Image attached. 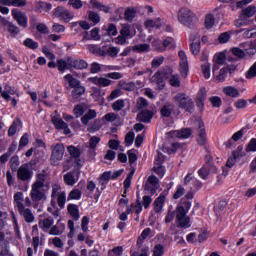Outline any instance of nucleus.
Returning <instances> with one entry per match:
<instances>
[{
    "label": "nucleus",
    "instance_id": "obj_1",
    "mask_svg": "<svg viewBox=\"0 0 256 256\" xmlns=\"http://www.w3.org/2000/svg\"><path fill=\"white\" fill-rule=\"evenodd\" d=\"M169 73H171V70H168V72L165 70L159 71L154 74L151 81L158 85V89H163V87H165V79H168L171 87H180L181 80L179 79V76L177 74Z\"/></svg>",
    "mask_w": 256,
    "mask_h": 256
},
{
    "label": "nucleus",
    "instance_id": "obj_2",
    "mask_svg": "<svg viewBox=\"0 0 256 256\" xmlns=\"http://www.w3.org/2000/svg\"><path fill=\"white\" fill-rule=\"evenodd\" d=\"M30 197L33 203L47 199L45 195V174H38L36 181L31 186Z\"/></svg>",
    "mask_w": 256,
    "mask_h": 256
},
{
    "label": "nucleus",
    "instance_id": "obj_3",
    "mask_svg": "<svg viewBox=\"0 0 256 256\" xmlns=\"http://www.w3.org/2000/svg\"><path fill=\"white\" fill-rule=\"evenodd\" d=\"M177 19L180 25L191 29L197 23V14L187 7L180 8L177 12Z\"/></svg>",
    "mask_w": 256,
    "mask_h": 256
},
{
    "label": "nucleus",
    "instance_id": "obj_4",
    "mask_svg": "<svg viewBox=\"0 0 256 256\" xmlns=\"http://www.w3.org/2000/svg\"><path fill=\"white\" fill-rule=\"evenodd\" d=\"M189 209H191V202L189 201L185 203V206L177 207L176 223L182 229H189L191 227V219L187 216Z\"/></svg>",
    "mask_w": 256,
    "mask_h": 256
},
{
    "label": "nucleus",
    "instance_id": "obj_5",
    "mask_svg": "<svg viewBox=\"0 0 256 256\" xmlns=\"http://www.w3.org/2000/svg\"><path fill=\"white\" fill-rule=\"evenodd\" d=\"M52 205H55V200L57 201L58 206L63 209L65 207V203H67V193L62 190L59 184H54L52 186Z\"/></svg>",
    "mask_w": 256,
    "mask_h": 256
},
{
    "label": "nucleus",
    "instance_id": "obj_6",
    "mask_svg": "<svg viewBox=\"0 0 256 256\" xmlns=\"http://www.w3.org/2000/svg\"><path fill=\"white\" fill-rule=\"evenodd\" d=\"M174 103L180 107V109H185V111H188V113H191L194 109L193 101L184 93L177 94L174 97Z\"/></svg>",
    "mask_w": 256,
    "mask_h": 256
},
{
    "label": "nucleus",
    "instance_id": "obj_7",
    "mask_svg": "<svg viewBox=\"0 0 256 256\" xmlns=\"http://www.w3.org/2000/svg\"><path fill=\"white\" fill-rule=\"evenodd\" d=\"M65 155V146L61 143L56 144L52 147V154H51V164L52 165H59L61 163L63 156Z\"/></svg>",
    "mask_w": 256,
    "mask_h": 256
},
{
    "label": "nucleus",
    "instance_id": "obj_8",
    "mask_svg": "<svg viewBox=\"0 0 256 256\" xmlns=\"http://www.w3.org/2000/svg\"><path fill=\"white\" fill-rule=\"evenodd\" d=\"M152 46L156 51H165V49H173V47H175V40L171 37H168L163 41L161 45V41L157 38H154L152 41Z\"/></svg>",
    "mask_w": 256,
    "mask_h": 256
},
{
    "label": "nucleus",
    "instance_id": "obj_9",
    "mask_svg": "<svg viewBox=\"0 0 256 256\" xmlns=\"http://www.w3.org/2000/svg\"><path fill=\"white\" fill-rule=\"evenodd\" d=\"M225 61H227V50L214 54L212 59V69H214V72L219 71L225 65Z\"/></svg>",
    "mask_w": 256,
    "mask_h": 256
},
{
    "label": "nucleus",
    "instance_id": "obj_10",
    "mask_svg": "<svg viewBox=\"0 0 256 256\" xmlns=\"http://www.w3.org/2000/svg\"><path fill=\"white\" fill-rule=\"evenodd\" d=\"M54 17H57L60 21L69 23V21L75 18V14L63 7H57L54 11Z\"/></svg>",
    "mask_w": 256,
    "mask_h": 256
},
{
    "label": "nucleus",
    "instance_id": "obj_11",
    "mask_svg": "<svg viewBox=\"0 0 256 256\" xmlns=\"http://www.w3.org/2000/svg\"><path fill=\"white\" fill-rule=\"evenodd\" d=\"M157 189H159V179L155 175L149 176L144 185V191L150 195H155Z\"/></svg>",
    "mask_w": 256,
    "mask_h": 256
},
{
    "label": "nucleus",
    "instance_id": "obj_12",
    "mask_svg": "<svg viewBox=\"0 0 256 256\" xmlns=\"http://www.w3.org/2000/svg\"><path fill=\"white\" fill-rule=\"evenodd\" d=\"M52 123L56 129L59 131H63L64 135H71V129H69V125L63 121L59 116H52Z\"/></svg>",
    "mask_w": 256,
    "mask_h": 256
},
{
    "label": "nucleus",
    "instance_id": "obj_13",
    "mask_svg": "<svg viewBox=\"0 0 256 256\" xmlns=\"http://www.w3.org/2000/svg\"><path fill=\"white\" fill-rule=\"evenodd\" d=\"M178 57L180 59V74L182 77L189 75V62L187 61V54L183 50L179 51Z\"/></svg>",
    "mask_w": 256,
    "mask_h": 256
},
{
    "label": "nucleus",
    "instance_id": "obj_14",
    "mask_svg": "<svg viewBox=\"0 0 256 256\" xmlns=\"http://www.w3.org/2000/svg\"><path fill=\"white\" fill-rule=\"evenodd\" d=\"M12 17L20 27H23V29H26L28 25V19L25 13L21 12L19 9H12Z\"/></svg>",
    "mask_w": 256,
    "mask_h": 256
},
{
    "label": "nucleus",
    "instance_id": "obj_15",
    "mask_svg": "<svg viewBox=\"0 0 256 256\" xmlns=\"http://www.w3.org/2000/svg\"><path fill=\"white\" fill-rule=\"evenodd\" d=\"M213 173H217V167L213 165V163L208 162L206 163L199 171L198 175L201 179H207L209 175H213Z\"/></svg>",
    "mask_w": 256,
    "mask_h": 256
},
{
    "label": "nucleus",
    "instance_id": "obj_16",
    "mask_svg": "<svg viewBox=\"0 0 256 256\" xmlns=\"http://www.w3.org/2000/svg\"><path fill=\"white\" fill-rule=\"evenodd\" d=\"M190 49L192 52V55H199L201 53V38L196 34V35H191L190 36Z\"/></svg>",
    "mask_w": 256,
    "mask_h": 256
},
{
    "label": "nucleus",
    "instance_id": "obj_17",
    "mask_svg": "<svg viewBox=\"0 0 256 256\" xmlns=\"http://www.w3.org/2000/svg\"><path fill=\"white\" fill-rule=\"evenodd\" d=\"M192 134L193 132L189 128L174 130L168 133L169 137H172V138L177 137L178 139H189V137H191Z\"/></svg>",
    "mask_w": 256,
    "mask_h": 256
},
{
    "label": "nucleus",
    "instance_id": "obj_18",
    "mask_svg": "<svg viewBox=\"0 0 256 256\" xmlns=\"http://www.w3.org/2000/svg\"><path fill=\"white\" fill-rule=\"evenodd\" d=\"M18 179L20 181H29L33 177V172L29 170L27 165H22L17 171Z\"/></svg>",
    "mask_w": 256,
    "mask_h": 256
},
{
    "label": "nucleus",
    "instance_id": "obj_19",
    "mask_svg": "<svg viewBox=\"0 0 256 256\" xmlns=\"http://www.w3.org/2000/svg\"><path fill=\"white\" fill-rule=\"evenodd\" d=\"M87 81H89L90 83H93V85H97V87H109L112 83L111 80H109V78H105V77H90L87 79Z\"/></svg>",
    "mask_w": 256,
    "mask_h": 256
},
{
    "label": "nucleus",
    "instance_id": "obj_20",
    "mask_svg": "<svg viewBox=\"0 0 256 256\" xmlns=\"http://www.w3.org/2000/svg\"><path fill=\"white\" fill-rule=\"evenodd\" d=\"M169 195V190H166L160 194V196L154 201V211L161 213L163 206L165 205V197Z\"/></svg>",
    "mask_w": 256,
    "mask_h": 256
},
{
    "label": "nucleus",
    "instance_id": "obj_21",
    "mask_svg": "<svg viewBox=\"0 0 256 256\" xmlns=\"http://www.w3.org/2000/svg\"><path fill=\"white\" fill-rule=\"evenodd\" d=\"M242 49L247 57H253L256 54V41L253 42H244L241 44Z\"/></svg>",
    "mask_w": 256,
    "mask_h": 256
},
{
    "label": "nucleus",
    "instance_id": "obj_22",
    "mask_svg": "<svg viewBox=\"0 0 256 256\" xmlns=\"http://www.w3.org/2000/svg\"><path fill=\"white\" fill-rule=\"evenodd\" d=\"M136 34L137 31L135 30V26L125 24L120 30V35H123L127 39H132Z\"/></svg>",
    "mask_w": 256,
    "mask_h": 256
},
{
    "label": "nucleus",
    "instance_id": "obj_23",
    "mask_svg": "<svg viewBox=\"0 0 256 256\" xmlns=\"http://www.w3.org/2000/svg\"><path fill=\"white\" fill-rule=\"evenodd\" d=\"M227 73H229V68H225V66L222 67L218 73L214 70V68H212V75L214 79L217 80L219 83H223V81L227 79Z\"/></svg>",
    "mask_w": 256,
    "mask_h": 256
},
{
    "label": "nucleus",
    "instance_id": "obj_24",
    "mask_svg": "<svg viewBox=\"0 0 256 256\" xmlns=\"http://www.w3.org/2000/svg\"><path fill=\"white\" fill-rule=\"evenodd\" d=\"M90 9H95L96 11H103V13H109L111 8L109 6L101 3L99 0H90Z\"/></svg>",
    "mask_w": 256,
    "mask_h": 256
},
{
    "label": "nucleus",
    "instance_id": "obj_25",
    "mask_svg": "<svg viewBox=\"0 0 256 256\" xmlns=\"http://www.w3.org/2000/svg\"><path fill=\"white\" fill-rule=\"evenodd\" d=\"M18 211H19L20 215H23V217L27 223H33V221H35V216L33 215V212H31V210L25 208V206L20 205Z\"/></svg>",
    "mask_w": 256,
    "mask_h": 256
},
{
    "label": "nucleus",
    "instance_id": "obj_26",
    "mask_svg": "<svg viewBox=\"0 0 256 256\" xmlns=\"http://www.w3.org/2000/svg\"><path fill=\"white\" fill-rule=\"evenodd\" d=\"M145 27L151 31V29H159V27H165V21H161V19L156 18L155 20L149 19L145 22Z\"/></svg>",
    "mask_w": 256,
    "mask_h": 256
},
{
    "label": "nucleus",
    "instance_id": "obj_27",
    "mask_svg": "<svg viewBox=\"0 0 256 256\" xmlns=\"http://www.w3.org/2000/svg\"><path fill=\"white\" fill-rule=\"evenodd\" d=\"M223 93L227 97H232L233 99H237V97H241V93L239 92V90L233 86L224 87Z\"/></svg>",
    "mask_w": 256,
    "mask_h": 256
},
{
    "label": "nucleus",
    "instance_id": "obj_28",
    "mask_svg": "<svg viewBox=\"0 0 256 256\" xmlns=\"http://www.w3.org/2000/svg\"><path fill=\"white\" fill-rule=\"evenodd\" d=\"M69 63L71 65V69H87V67H89V64H87L85 60L69 58Z\"/></svg>",
    "mask_w": 256,
    "mask_h": 256
},
{
    "label": "nucleus",
    "instance_id": "obj_29",
    "mask_svg": "<svg viewBox=\"0 0 256 256\" xmlns=\"http://www.w3.org/2000/svg\"><path fill=\"white\" fill-rule=\"evenodd\" d=\"M199 134H198V143L199 145H205V142L207 141V134L205 133V125L203 122L199 121Z\"/></svg>",
    "mask_w": 256,
    "mask_h": 256
},
{
    "label": "nucleus",
    "instance_id": "obj_30",
    "mask_svg": "<svg viewBox=\"0 0 256 256\" xmlns=\"http://www.w3.org/2000/svg\"><path fill=\"white\" fill-rule=\"evenodd\" d=\"M65 85H69L72 89L81 85V81L77 80V78L73 77L71 74H67L64 76Z\"/></svg>",
    "mask_w": 256,
    "mask_h": 256
},
{
    "label": "nucleus",
    "instance_id": "obj_31",
    "mask_svg": "<svg viewBox=\"0 0 256 256\" xmlns=\"http://www.w3.org/2000/svg\"><path fill=\"white\" fill-rule=\"evenodd\" d=\"M141 211H143V206L141 205V202L139 200L132 203L130 207L127 208L128 215H130V213H136V215H139Z\"/></svg>",
    "mask_w": 256,
    "mask_h": 256
},
{
    "label": "nucleus",
    "instance_id": "obj_32",
    "mask_svg": "<svg viewBox=\"0 0 256 256\" xmlns=\"http://www.w3.org/2000/svg\"><path fill=\"white\" fill-rule=\"evenodd\" d=\"M179 149H183V145L176 142L172 143L170 146L164 145L163 152L172 155V153H176Z\"/></svg>",
    "mask_w": 256,
    "mask_h": 256
},
{
    "label": "nucleus",
    "instance_id": "obj_33",
    "mask_svg": "<svg viewBox=\"0 0 256 256\" xmlns=\"http://www.w3.org/2000/svg\"><path fill=\"white\" fill-rule=\"evenodd\" d=\"M16 93L17 91L15 88L11 87L10 85H5L1 97H3L5 101H11V95H15Z\"/></svg>",
    "mask_w": 256,
    "mask_h": 256
},
{
    "label": "nucleus",
    "instance_id": "obj_34",
    "mask_svg": "<svg viewBox=\"0 0 256 256\" xmlns=\"http://www.w3.org/2000/svg\"><path fill=\"white\" fill-rule=\"evenodd\" d=\"M53 223H55V221L51 217L44 218L39 221V227L44 231H49Z\"/></svg>",
    "mask_w": 256,
    "mask_h": 256
},
{
    "label": "nucleus",
    "instance_id": "obj_35",
    "mask_svg": "<svg viewBox=\"0 0 256 256\" xmlns=\"http://www.w3.org/2000/svg\"><path fill=\"white\" fill-rule=\"evenodd\" d=\"M77 181H79V175L75 176L73 172H69L64 176V183H66V185L73 186Z\"/></svg>",
    "mask_w": 256,
    "mask_h": 256
},
{
    "label": "nucleus",
    "instance_id": "obj_36",
    "mask_svg": "<svg viewBox=\"0 0 256 256\" xmlns=\"http://www.w3.org/2000/svg\"><path fill=\"white\" fill-rule=\"evenodd\" d=\"M138 120L142 121L143 123H149L151 119H153V112L144 110L138 114Z\"/></svg>",
    "mask_w": 256,
    "mask_h": 256
},
{
    "label": "nucleus",
    "instance_id": "obj_37",
    "mask_svg": "<svg viewBox=\"0 0 256 256\" xmlns=\"http://www.w3.org/2000/svg\"><path fill=\"white\" fill-rule=\"evenodd\" d=\"M88 33L86 32V35L84 36V39L87 41L92 40V41H101V34H99V28H93L90 31V37L87 36Z\"/></svg>",
    "mask_w": 256,
    "mask_h": 256
},
{
    "label": "nucleus",
    "instance_id": "obj_38",
    "mask_svg": "<svg viewBox=\"0 0 256 256\" xmlns=\"http://www.w3.org/2000/svg\"><path fill=\"white\" fill-rule=\"evenodd\" d=\"M90 95L94 101H99L101 97H105V92H103L101 88L92 87L90 89Z\"/></svg>",
    "mask_w": 256,
    "mask_h": 256
},
{
    "label": "nucleus",
    "instance_id": "obj_39",
    "mask_svg": "<svg viewBox=\"0 0 256 256\" xmlns=\"http://www.w3.org/2000/svg\"><path fill=\"white\" fill-rule=\"evenodd\" d=\"M201 71L204 79H211V63L204 62L201 65Z\"/></svg>",
    "mask_w": 256,
    "mask_h": 256
},
{
    "label": "nucleus",
    "instance_id": "obj_40",
    "mask_svg": "<svg viewBox=\"0 0 256 256\" xmlns=\"http://www.w3.org/2000/svg\"><path fill=\"white\" fill-rule=\"evenodd\" d=\"M68 212L74 221H79V207L77 205L69 204Z\"/></svg>",
    "mask_w": 256,
    "mask_h": 256
},
{
    "label": "nucleus",
    "instance_id": "obj_41",
    "mask_svg": "<svg viewBox=\"0 0 256 256\" xmlns=\"http://www.w3.org/2000/svg\"><path fill=\"white\" fill-rule=\"evenodd\" d=\"M88 20L91 21L93 25H98V23H101V16L99 15V13L90 10L88 11Z\"/></svg>",
    "mask_w": 256,
    "mask_h": 256
},
{
    "label": "nucleus",
    "instance_id": "obj_42",
    "mask_svg": "<svg viewBox=\"0 0 256 256\" xmlns=\"http://www.w3.org/2000/svg\"><path fill=\"white\" fill-rule=\"evenodd\" d=\"M58 71H65L66 69H71V62H69V58L66 60L60 59L57 61Z\"/></svg>",
    "mask_w": 256,
    "mask_h": 256
},
{
    "label": "nucleus",
    "instance_id": "obj_43",
    "mask_svg": "<svg viewBox=\"0 0 256 256\" xmlns=\"http://www.w3.org/2000/svg\"><path fill=\"white\" fill-rule=\"evenodd\" d=\"M85 86H81V84H79L78 86L74 87L72 90V97H74V99H79V97H81V95L85 94Z\"/></svg>",
    "mask_w": 256,
    "mask_h": 256
},
{
    "label": "nucleus",
    "instance_id": "obj_44",
    "mask_svg": "<svg viewBox=\"0 0 256 256\" xmlns=\"http://www.w3.org/2000/svg\"><path fill=\"white\" fill-rule=\"evenodd\" d=\"M249 23V18L241 13L239 18L235 21V27H244L245 25H249Z\"/></svg>",
    "mask_w": 256,
    "mask_h": 256
},
{
    "label": "nucleus",
    "instance_id": "obj_45",
    "mask_svg": "<svg viewBox=\"0 0 256 256\" xmlns=\"http://www.w3.org/2000/svg\"><path fill=\"white\" fill-rule=\"evenodd\" d=\"M97 117V112L95 110H89L82 118L81 121L83 125H87L91 119H95Z\"/></svg>",
    "mask_w": 256,
    "mask_h": 256
},
{
    "label": "nucleus",
    "instance_id": "obj_46",
    "mask_svg": "<svg viewBox=\"0 0 256 256\" xmlns=\"http://www.w3.org/2000/svg\"><path fill=\"white\" fill-rule=\"evenodd\" d=\"M132 51H136L137 53H148V51H151V46L149 44H138L132 47Z\"/></svg>",
    "mask_w": 256,
    "mask_h": 256
},
{
    "label": "nucleus",
    "instance_id": "obj_47",
    "mask_svg": "<svg viewBox=\"0 0 256 256\" xmlns=\"http://www.w3.org/2000/svg\"><path fill=\"white\" fill-rule=\"evenodd\" d=\"M204 25L206 29H213L215 27V16L213 14H207Z\"/></svg>",
    "mask_w": 256,
    "mask_h": 256
},
{
    "label": "nucleus",
    "instance_id": "obj_48",
    "mask_svg": "<svg viewBox=\"0 0 256 256\" xmlns=\"http://www.w3.org/2000/svg\"><path fill=\"white\" fill-rule=\"evenodd\" d=\"M153 171L154 173H156V175H158V177H160V179H163V177H165V166L155 163Z\"/></svg>",
    "mask_w": 256,
    "mask_h": 256
},
{
    "label": "nucleus",
    "instance_id": "obj_49",
    "mask_svg": "<svg viewBox=\"0 0 256 256\" xmlns=\"http://www.w3.org/2000/svg\"><path fill=\"white\" fill-rule=\"evenodd\" d=\"M205 97H207V90H205V88H202L200 89L197 95L198 107H203V102L205 101Z\"/></svg>",
    "mask_w": 256,
    "mask_h": 256
},
{
    "label": "nucleus",
    "instance_id": "obj_50",
    "mask_svg": "<svg viewBox=\"0 0 256 256\" xmlns=\"http://www.w3.org/2000/svg\"><path fill=\"white\" fill-rule=\"evenodd\" d=\"M173 112V104L166 103L161 109L162 117H169Z\"/></svg>",
    "mask_w": 256,
    "mask_h": 256
},
{
    "label": "nucleus",
    "instance_id": "obj_51",
    "mask_svg": "<svg viewBox=\"0 0 256 256\" xmlns=\"http://www.w3.org/2000/svg\"><path fill=\"white\" fill-rule=\"evenodd\" d=\"M21 125V121L19 120H14L12 125L9 127L8 129V136L9 137H13V135H15V133H17V129L18 127Z\"/></svg>",
    "mask_w": 256,
    "mask_h": 256
},
{
    "label": "nucleus",
    "instance_id": "obj_52",
    "mask_svg": "<svg viewBox=\"0 0 256 256\" xmlns=\"http://www.w3.org/2000/svg\"><path fill=\"white\" fill-rule=\"evenodd\" d=\"M231 53L232 55H234V57H237L238 59H247L245 51L241 48L234 47L231 49Z\"/></svg>",
    "mask_w": 256,
    "mask_h": 256
},
{
    "label": "nucleus",
    "instance_id": "obj_53",
    "mask_svg": "<svg viewBox=\"0 0 256 256\" xmlns=\"http://www.w3.org/2000/svg\"><path fill=\"white\" fill-rule=\"evenodd\" d=\"M102 31H107L109 37L117 35V27L114 24H109L108 27L103 26Z\"/></svg>",
    "mask_w": 256,
    "mask_h": 256
},
{
    "label": "nucleus",
    "instance_id": "obj_54",
    "mask_svg": "<svg viewBox=\"0 0 256 256\" xmlns=\"http://www.w3.org/2000/svg\"><path fill=\"white\" fill-rule=\"evenodd\" d=\"M67 151H68L69 155H71V157H74L75 159H77L81 155V150H79V148H77L73 145L68 146Z\"/></svg>",
    "mask_w": 256,
    "mask_h": 256
},
{
    "label": "nucleus",
    "instance_id": "obj_55",
    "mask_svg": "<svg viewBox=\"0 0 256 256\" xmlns=\"http://www.w3.org/2000/svg\"><path fill=\"white\" fill-rule=\"evenodd\" d=\"M123 251V246H116L108 251V256H121Z\"/></svg>",
    "mask_w": 256,
    "mask_h": 256
},
{
    "label": "nucleus",
    "instance_id": "obj_56",
    "mask_svg": "<svg viewBox=\"0 0 256 256\" xmlns=\"http://www.w3.org/2000/svg\"><path fill=\"white\" fill-rule=\"evenodd\" d=\"M255 13H256V7L253 5L248 6L247 8L242 10V14H244L248 19H250V17H253Z\"/></svg>",
    "mask_w": 256,
    "mask_h": 256
},
{
    "label": "nucleus",
    "instance_id": "obj_57",
    "mask_svg": "<svg viewBox=\"0 0 256 256\" xmlns=\"http://www.w3.org/2000/svg\"><path fill=\"white\" fill-rule=\"evenodd\" d=\"M241 154L239 152H233V157L228 158L227 162H226V166L229 167V169H231V167H233V165H235V163H237V159H239V156Z\"/></svg>",
    "mask_w": 256,
    "mask_h": 256
},
{
    "label": "nucleus",
    "instance_id": "obj_58",
    "mask_svg": "<svg viewBox=\"0 0 256 256\" xmlns=\"http://www.w3.org/2000/svg\"><path fill=\"white\" fill-rule=\"evenodd\" d=\"M23 44L25 47H28V49H38L39 47V43L35 42L31 38H27L26 40H24Z\"/></svg>",
    "mask_w": 256,
    "mask_h": 256
},
{
    "label": "nucleus",
    "instance_id": "obj_59",
    "mask_svg": "<svg viewBox=\"0 0 256 256\" xmlns=\"http://www.w3.org/2000/svg\"><path fill=\"white\" fill-rule=\"evenodd\" d=\"M81 199V190L74 189L68 195V201Z\"/></svg>",
    "mask_w": 256,
    "mask_h": 256
},
{
    "label": "nucleus",
    "instance_id": "obj_60",
    "mask_svg": "<svg viewBox=\"0 0 256 256\" xmlns=\"http://www.w3.org/2000/svg\"><path fill=\"white\" fill-rule=\"evenodd\" d=\"M234 107H236V109H246V107H249V102L245 99H238L234 103Z\"/></svg>",
    "mask_w": 256,
    "mask_h": 256
},
{
    "label": "nucleus",
    "instance_id": "obj_61",
    "mask_svg": "<svg viewBox=\"0 0 256 256\" xmlns=\"http://www.w3.org/2000/svg\"><path fill=\"white\" fill-rule=\"evenodd\" d=\"M125 107V100L119 99L112 104L113 111H121Z\"/></svg>",
    "mask_w": 256,
    "mask_h": 256
},
{
    "label": "nucleus",
    "instance_id": "obj_62",
    "mask_svg": "<svg viewBox=\"0 0 256 256\" xmlns=\"http://www.w3.org/2000/svg\"><path fill=\"white\" fill-rule=\"evenodd\" d=\"M64 230H65V225L60 226V228H59V225H56L50 229L49 233L50 235H61V233H63Z\"/></svg>",
    "mask_w": 256,
    "mask_h": 256
},
{
    "label": "nucleus",
    "instance_id": "obj_63",
    "mask_svg": "<svg viewBox=\"0 0 256 256\" xmlns=\"http://www.w3.org/2000/svg\"><path fill=\"white\" fill-rule=\"evenodd\" d=\"M165 248L161 244H157L153 249V256H163Z\"/></svg>",
    "mask_w": 256,
    "mask_h": 256
},
{
    "label": "nucleus",
    "instance_id": "obj_64",
    "mask_svg": "<svg viewBox=\"0 0 256 256\" xmlns=\"http://www.w3.org/2000/svg\"><path fill=\"white\" fill-rule=\"evenodd\" d=\"M73 112L77 118L81 117V115H83V113H85V105H77L74 108Z\"/></svg>",
    "mask_w": 256,
    "mask_h": 256
}]
</instances>
